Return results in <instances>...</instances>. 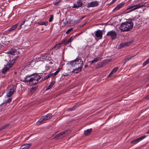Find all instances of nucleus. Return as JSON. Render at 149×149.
<instances>
[{
	"label": "nucleus",
	"instance_id": "obj_1",
	"mask_svg": "<svg viewBox=\"0 0 149 149\" xmlns=\"http://www.w3.org/2000/svg\"><path fill=\"white\" fill-rule=\"evenodd\" d=\"M40 78L41 77L37 74H28L24 77L23 82L31 86L36 85Z\"/></svg>",
	"mask_w": 149,
	"mask_h": 149
},
{
	"label": "nucleus",
	"instance_id": "obj_2",
	"mask_svg": "<svg viewBox=\"0 0 149 149\" xmlns=\"http://www.w3.org/2000/svg\"><path fill=\"white\" fill-rule=\"evenodd\" d=\"M134 19H128L127 21L122 23L119 29L121 32L128 31L132 29L133 27V23L132 21H134Z\"/></svg>",
	"mask_w": 149,
	"mask_h": 149
},
{
	"label": "nucleus",
	"instance_id": "obj_3",
	"mask_svg": "<svg viewBox=\"0 0 149 149\" xmlns=\"http://www.w3.org/2000/svg\"><path fill=\"white\" fill-rule=\"evenodd\" d=\"M83 63V62L82 59L79 57H77L70 64L73 67L79 68H82Z\"/></svg>",
	"mask_w": 149,
	"mask_h": 149
},
{
	"label": "nucleus",
	"instance_id": "obj_4",
	"mask_svg": "<svg viewBox=\"0 0 149 149\" xmlns=\"http://www.w3.org/2000/svg\"><path fill=\"white\" fill-rule=\"evenodd\" d=\"M145 3H141L136 5H133L131 4L129 5L128 6V8H127V10H128L130 9H131V10L127 11L126 13H129L130 12L140 8L141 7L144 6Z\"/></svg>",
	"mask_w": 149,
	"mask_h": 149
},
{
	"label": "nucleus",
	"instance_id": "obj_5",
	"mask_svg": "<svg viewBox=\"0 0 149 149\" xmlns=\"http://www.w3.org/2000/svg\"><path fill=\"white\" fill-rule=\"evenodd\" d=\"M52 116V115L51 113H49L45 116H43L37 122L36 124L37 125H39L40 124L43 123L45 121L50 119Z\"/></svg>",
	"mask_w": 149,
	"mask_h": 149
},
{
	"label": "nucleus",
	"instance_id": "obj_6",
	"mask_svg": "<svg viewBox=\"0 0 149 149\" xmlns=\"http://www.w3.org/2000/svg\"><path fill=\"white\" fill-rule=\"evenodd\" d=\"M15 59H13L12 60V61L10 63L7 64V65H5L4 67L2 70V72L3 73L6 72L10 68H11L13 65V63L15 61Z\"/></svg>",
	"mask_w": 149,
	"mask_h": 149
},
{
	"label": "nucleus",
	"instance_id": "obj_7",
	"mask_svg": "<svg viewBox=\"0 0 149 149\" xmlns=\"http://www.w3.org/2000/svg\"><path fill=\"white\" fill-rule=\"evenodd\" d=\"M95 36L94 37L96 40H99L102 39V37L103 33L102 31L100 30L95 31Z\"/></svg>",
	"mask_w": 149,
	"mask_h": 149
},
{
	"label": "nucleus",
	"instance_id": "obj_8",
	"mask_svg": "<svg viewBox=\"0 0 149 149\" xmlns=\"http://www.w3.org/2000/svg\"><path fill=\"white\" fill-rule=\"evenodd\" d=\"M70 130H68L67 131H63L59 134L56 135V136L54 137L55 138L57 139H60L65 136L68 135V132H70Z\"/></svg>",
	"mask_w": 149,
	"mask_h": 149
},
{
	"label": "nucleus",
	"instance_id": "obj_9",
	"mask_svg": "<svg viewBox=\"0 0 149 149\" xmlns=\"http://www.w3.org/2000/svg\"><path fill=\"white\" fill-rule=\"evenodd\" d=\"M106 36H110L112 40H115L117 37V33L115 31L112 30L108 32Z\"/></svg>",
	"mask_w": 149,
	"mask_h": 149
},
{
	"label": "nucleus",
	"instance_id": "obj_10",
	"mask_svg": "<svg viewBox=\"0 0 149 149\" xmlns=\"http://www.w3.org/2000/svg\"><path fill=\"white\" fill-rule=\"evenodd\" d=\"M16 87L14 85H12L11 88L8 91L6 95L8 97H10L14 93V90L16 89Z\"/></svg>",
	"mask_w": 149,
	"mask_h": 149
},
{
	"label": "nucleus",
	"instance_id": "obj_11",
	"mask_svg": "<svg viewBox=\"0 0 149 149\" xmlns=\"http://www.w3.org/2000/svg\"><path fill=\"white\" fill-rule=\"evenodd\" d=\"M99 2L97 1H93L91 2L88 3L87 7L88 8L96 7L99 5Z\"/></svg>",
	"mask_w": 149,
	"mask_h": 149
},
{
	"label": "nucleus",
	"instance_id": "obj_12",
	"mask_svg": "<svg viewBox=\"0 0 149 149\" xmlns=\"http://www.w3.org/2000/svg\"><path fill=\"white\" fill-rule=\"evenodd\" d=\"M82 0H77L76 2H74L73 6H72L74 8H77L81 7L83 5Z\"/></svg>",
	"mask_w": 149,
	"mask_h": 149
},
{
	"label": "nucleus",
	"instance_id": "obj_13",
	"mask_svg": "<svg viewBox=\"0 0 149 149\" xmlns=\"http://www.w3.org/2000/svg\"><path fill=\"white\" fill-rule=\"evenodd\" d=\"M146 137V136H143L139 138L136 139L134 140L133 141H131V143L133 144H135L138 143L139 141L144 139Z\"/></svg>",
	"mask_w": 149,
	"mask_h": 149
},
{
	"label": "nucleus",
	"instance_id": "obj_14",
	"mask_svg": "<svg viewBox=\"0 0 149 149\" xmlns=\"http://www.w3.org/2000/svg\"><path fill=\"white\" fill-rule=\"evenodd\" d=\"M130 42H127L120 43L118 46V48H121L123 47L128 46L130 45Z\"/></svg>",
	"mask_w": 149,
	"mask_h": 149
},
{
	"label": "nucleus",
	"instance_id": "obj_15",
	"mask_svg": "<svg viewBox=\"0 0 149 149\" xmlns=\"http://www.w3.org/2000/svg\"><path fill=\"white\" fill-rule=\"evenodd\" d=\"M73 39L74 38L72 36L70 37L68 40H63L62 41L63 42L64 45L68 44L72 42Z\"/></svg>",
	"mask_w": 149,
	"mask_h": 149
},
{
	"label": "nucleus",
	"instance_id": "obj_16",
	"mask_svg": "<svg viewBox=\"0 0 149 149\" xmlns=\"http://www.w3.org/2000/svg\"><path fill=\"white\" fill-rule=\"evenodd\" d=\"M118 69V67H117L114 68L108 75V77L111 76V75L114 74Z\"/></svg>",
	"mask_w": 149,
	"mask_h": 149
},
{
	"label": "nucleus",
	"instance_id": "obj_17",
	"mask_svg": "<svg viewBox=\"0 0 149 149\" xmlns=\"http://www.w3.org/2000/svg\"><path fill=\"white\" fill-rule=\"evenodd\" d=\"M18 24L19 22L15 25H13L10 28L8 29V31H10L15 29L17 27Z\"/></svg>",
	"mask_w": 149,
	"mask_h": 149
},
{
	"label": "nucleus",
	"instance_id": "obj_18",
	"mask_svg": "<svg viewBox=\"0 0 149 149\" xmlns=\"http://www.w3.org/2000/svg\"><path fill=\"white\" fill-rule=\"evenodd\" d=\"M92 128L85 130L84 132V134L85 135L88 136L92 132Z\"/></svg>",
	"mask_w": 149,
	"mask_h": 149
},
{
	"label": "nucleus",
	"instance_id": "obj_19",
	"mask_svg": "<svg viewBox=\"0 0 149 149\" xmlns=\"http://www.w3.org/2000/svg\"><path fill=\"white\" fill-rule=\"evenodd\" d=\"M31 145V143L25 144L22 147V148H21L20 149H28Z\"/></svg>",
	"mask_w": 149,
	"mask_h": 149
},
{
	"label": "nucleus",
	"instance_id": "obj_20",
	"mask_svg": "<svg viewBox=\"0 0 149 149\" xmlns=\"http://www.w3.org/2000/svg\"><path fill=\"white\" fill-rule=\"evenodd\" d=\"M124 3H125L124 2H123L119 3L116 7L113 10H119L122 7V6L124 4Z\"/></svg>",
	"mask_w": 149,
	"mask_h": 149
},
{
	"label": "nucleus",
	"instance_id": "obj_21",
	"mask_svg": "<svg viewBox=\"0 0 149 149\" xmlns=\"http://www.w3.org/2000/svg\"><path fill=\"white\" fill-rule=\"evenodd\" d=\"M63 42L62 41L61 42L59 43L58 44L56 45L54 47V48L55 49H57L61 46V45L64 44Z\"/></svg>",
	"mask_w": 149,
	"mask_h": 149
},
{
	"label": "nucleus",
	"instance_id": "obj_22",
	"mask_svg": "<svg viewBox=\"0 0 149 149\" xmlns=\"http://www.w3.org/2000/svg\"><path fill=\"white\" fill-rule=\"evenodd\" d=\"M102 59V58L101 57H97L95 58V59L93 60L91 62L92 63H95L98 61L99 60H100Z\"/></svg>",
	"mask_w": 149,
	"mask_h": 149
},
{
	"label": "nucleus",
	"instance_id": "obj_23",
	"mask_svg": "<svg viewBox=\"0 0 149 149\" xmlns=\"http://www.w3.org/2000/svg\"><path fill=\"white\" fill-rule=\"evenodd\" d=\"M48 22L47 21L44 22H40L37 23V24L40 25H44L45 26L47 25Z\"/></svg>",
	"mask_w": 149,
	"mask_h": 149
},
{
	"label": "nucleus",
	"instance_id": "obj_24",
	"mask_svg": "<svg viewBox=\"0 0 149 149\" xmlns=\"http://www.w3.org/2000/svg\"><path fill=\"white\" fill-rule=\"evenodd\" d=\"M82 68H76L73 70V72L76 73H77L80 72Z\"/></svg>",
	"mask_w": 149,
	"mask_h": 149
},
{
	"label": "nucleus",
	"instance_id": "obj_25",
	"mask_svg": "<svg viewBox=\"0 0 149 149\" xmlns=\"http://www.w3.org/2000/svg\"><path fill=\"white\" fill-rule=\"evenodd\" d=\"M55 83V82L54 81H52L50 84V85L49 86L47 87H46V90H47L52 88L53 86Z\"/></svg>",
	"mask_w": 149,
	"mask_h": 149
},
{
	"label": "nucleus",
	"instance_id": "obj_26",
	"mask_svg": "<svg viewBox=\"0 0 149 149\" xmlns=\"http://www.w3.org/2000/svg\"><path fill=\"white\" fill-rule=\"evenodd\" d=\"M37 88V86L32 88L30 90V93L32 94L34 92L36 91Z\"/></svg>",
	"mask_w": 149,
	"mask_h": 149
},
{
	"label": "nucleus",
	"instance_id": "obj_27",
	"mask_svg": "<svg viewBox=\"0 0 149 149\" xmlns=\"http://www.w3.org/2000/svg\"><path fill=\"white\" fill-rule=\"evenodd\" d=\"M134 56H132L129 58H128L125 59L124 61V64L127 61L132 59L134 58Z\"/></svg>",
	"mask_w": 149,
	"mask_h": 149
},
{
	"label": "nucleus",
	"instance_id": "obj_28",
	"mask_svg": "<svg viewBox=\"0 0 149 149\" xmlns=\"http://www.w3.org/2000/svg\"><path fill=\"white\" fill-rule=\"evenodd\" d=\"M15 50L13 49H11V50L9 51L8 52V53L12 55H14L15 54Z\"/></svg>",
	"mask_w": 149,
	"mask_h": 149
},
{
	"label": "nucleus",
	"instance_id": "obj_29",
	"mask_svg": "<svg viewBox=\"0 0 149 149\" xmlns=\"http://www.w3.org/2000/svg\"><path fill=\"white\" fill-rule=\"evenodd\" d=\"M61 1V0H57L53 2V4L56 5H57Z\"/></svg>",
	"mask_w": 149,
	"mask_h": 149
},
{
	"label": "nucleus",
	"instance_id": "obj_30",
	"mask_svg": "<svg viewBox=\"0 0 149 149\" xmlns=\"http://www.w3.org/2000/svg\"><path fill=\"white\" fill-rule=\"evenodd\" d=\"M77 106L76 105H74L72 108H70L68 109V111H72L74 110L76 108Z\"/></svg>",
	"mask_w": 149,
	"mask_h": 149
},
{
	"label": "nucleus",
	"instance_id": "obj_31",
	"mask_svg": "<svg viewBox=\"0 0 149 149\" xmlns=\"http://www.w3.org/2000/svg\"><path fill=\"white\" fill-rule=\"evenodd\" d=\"M85 17H86L85 16H84L81 17L80 18L77 20V22H81L82 20V19L84 18Z\"/></svg>",
	"mask_w": 149,
	"mask_h": 149
},
{
	"label": "nucleus",
	"instance_id": "obj_32",
	"mask_svg": "<svg viewBox=\"0 0 149 149\" xmlns=\"http://www.w3.org/2000/svg\"><path fill=\"white\" fill-rule=\"evenodd\" d=\"M72 30H73L72 28H70L69 29H68L67 30V31L66 32V33L67 34L69 32H70L72 31Z\"/></svg>",
	"mask_w": 149,
	"mask_h": 149
},
{
	"label": "nucleus",
	"instance_id": "obj_33",
	"mask_svg": "<svg viewBox=\"0 0 149 149\" xmlns=\"http://www.w3.org/2000/svg\"><path fill=\"white\" fill-rule=\"evenodd\" d=\"M26 21V19H24L23 21L22 22V23L19 25V27H21L23 25L25 21Z\"/></svg>",
	"mask_w": 149,
	"mask_h": 149
},
{
	"label": "nucleus",
	"instance_id": "obj_34",
	"mask_svg": "<svg viewBox=\"0 0 149 149\" xmlns=\"http://www.w3.org/2000/svg\"><path fill=\"white\" fill-rule=\"evenodd\" d=\"M9 125V124H6V125H4L2 126L1 127V130H3V129H4L5 128L7 127Z\"/></svg>",
	"mask_w": 149,
	"mask_h": 149
},
{
	"label": "nucleus",
	"instance_id": "obj_35",
	"mask_svg": "<svg viewBox=\"0 0 149 149\" xmlns=\"http://www.w3.org/2000/svg\"><path fill=\"white\" fill-rule=\"evenodd\" d=\"M53 15H51L50 18H49V22H52L53 21Z\"/></svg>",
	"mask_w": 149,
	"mask_h": 149
},
{
	"label": "nucleus",
	"instance_id": "obj_36",
	"mask_svg": "<svg viewBox=\"0 0 149 149\" xmlns=\"http://www.w3.org/2000/svg\"><path fill=\"white\" fill-rule=\"evenodd\" d=\"M12 100V98H8L7 99V101H6L8 103H10L11 101Z\"/></svg>",
	"mask_w": 149,
	"mask_h": 149
},
{
	"label": "nucleus",
	"instance_id": "obj_37",
	"mask_svg": "<svg viewBox=\"0 0 149 149\" xmlns=\"http://www.w3.org/2000/svg\"><path fill=\"white\" fill-rule=\"evenodd\" d=\"M148 63V62L146 60V61H145L143 63V66H145V65H146Z\"/></svg>",
	"mask_w": 149,
	"mask_h": 149
},
{
	"label": "nucleus",
	"instance_id": "obj_38",
	"mask_svg": "<svg viewBox=\"0 0 149 149\" xmlns=\"http://www.w3.org/2000/svg\"><path fill=\"white\" fill-rule=\"evenodd\" d=\"M49 74L51 77H54L55 76V74H54V73H50Z\"/></svg>",
	"mask_w": 149,
	"mask_h": 149
},
{
	"label": "nucleus",
	"instance_id": "obj_39",
	"mask_svg": "<svg viewBox=\"0 0 149 149\" xmlns=\"http://www.w3.org/2000/svg\"><path fill=\"white\" fill-rule=\"evenodd\" d=\"M50 77H51L50 76V75L49 74H48L46 76L45 78L46 79H47Z\"/></svg>",
	"mask_w": 149,
	"mask_h": 149
},
{
	"label": "nucleus",
	"instance_id": "obj_40",
	"mask_svg": "<svg viewBox=\"0 0 149 149\" xmlns=\"http://www.w3.org/2000/svg\"><path fill=\"white\" fill-rule=\"evenodd\" d=\"M117 0H113L110 3V4H112L115 2Z\"/></svg>",
	"mask_w": 149,
	"mask_h": 149
},
{
	"label": "nucleus",
	"instance_id": "obj_41",
	"mask_svg": "<svg viewBox=\"0 0 149 149\" xmlns=\"http://www.w3.org/2000/svg\"><path fill=\"white\" fill-rule=\"evenodd\" d=\"M69 75V74H63V77H65L66 76H68Z\"/></svg>",
	"mask_w": 149,
	"mask_h": 149
},
{
	"label": "nucleus",
	"instance_id": "obj_42",
	"mask_svg": "<svg viewBox=\"0 0 149 149\" xmlns=\"http://www.w3.org/2000/svg\"><path fill=\"white\" fill-rule=\"evenodd\" d=\"M6 101H3V102L1 104V105H3L4 104L6 103Z\"/></svg>",
	"mask_w": 149,
	"mask_h": 149
},
{
	"label": "nucleus",
	"instance_id": "obj_43",
	"mask_svg": "<svg viewBox=\"0 0 149 149\" xmlns=\"http://www.w3.org/2000/svg\"><path fill=\"white\" fill-rule=\"evenodd\" d=\"M6 101H3V102L1 104V105H3L4 104L6 103Z\"/></svg>",
	"mask_w": 149,
	"mask_h": 149
},
{
	"label": "nucleus",
	"instance_id": "obj_44",
	"mask_svg": "<svg viewBox=\"0 0 149 149\" xmlns=\"http://www.w3.org/2000/svg\"><path fill=\"white\" fill-rule=\"evenodd\" d=\"M6 101H3V102L1 104V105H3L4 104L6 103Z\"/></svg>",
	"mask_w": 149,
	"mask_h": 149
},
{
	"label": "nucleus",
	"instance_id": "obj_45",
	"mask_svg": "<svg viewBox=\"0 0 149 149\" xmlns=\"http://www.w3.org/2000/svg\"><path fill=\"white\" fill-rule=\"evenodd\" d=\"M58 73L56 71L54 73V74H55V76H56L58 74Z\"/></svg>",
	"mask_w": 149,
	"mask_h": 149
},
{
	"label": "nucleus",
	"instance_id": "obj_46",
	"mask_svg": "<svg viewBox=\"0 0 149 149\" xmlns=\"http://www.w3.org/2000/svg\"><path fill=\"white\" fill-rule=\"evenodd\" d=\"M146 99H149V95L147 96L146 97Z\"/></svg>",
	"mask_w": 149,
	"mask_h": 149
},
{
	"label": "nucleus",
	"instance_id": "obj_47",
	"mask_svg": "<svg viewBox=\"0 0 149 149\" xmlns=\"http://www.w3.org/2000/svg\"><path fill=\"white\" fill-rule=\"evenodd\" d=\"M87 23V22H86L85 23H84L82 25V26H84L86 24V23Z\"/></svg>",
	"mask_w": 149,
	"mask_h": 149
},
{
	"label": "nucleus",
	"instance_id": "obj_48",
	"mask_svg": "<svg viewBox=\"0 0 149 149\" xmlns=\"http://www.w3.org/2000/svg\"><path fill=\"white\" fill-rule=\"evenodd\" d=\"M60 68H58L57 70H58L59 72L60 71Z\"/></svg>",
	"mask_w": 149,
	"mask_h": 149
},
{
	"label": "nucleus",
	"instance_id": "obj_49",
	"mask_svg": "<svg viewBox=\"0 0 149 149\" xmlns=\"http://www.w3.org/2000/svg\"><path fill=\"white\" fill-rule=\"evenodd\" d=\"M147 61H148V63H149V58H148V59H147V60H146Z\"/></svg>",
	"mask_w": 149,
	"mask_h": 149
},
{
	"label": "nucleus",
	"instance_id": "obj_50",
	"mask_svg": "<svg viewBox=\"0 0 149 149\" xmlns=\"http://www.w3.org/2000/svg\"><path fill=\"white\" fill-rule=\"evenodd\" d=\"M146 134H149V130L148 131V132H147L146 133Z\"/></svg>",
	"mask_w": 149,
	"mask_h": 149
},
{
	"label": "nucleus",
	"instance_id": "obj_51",
	"mask_svg": "<svg viewBox=\"0 0 149 149\" xmlns=\"http://www.w3.org/2000/svg\"><path fill=\"white\" fill-rule=\"evenodd\" d=\"M56 71H57L58 73L59 72V71H58V70H57Z\"/></svg>",
	"mask_w": 149,
	"mask_h": 149
}]
</instances>
